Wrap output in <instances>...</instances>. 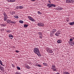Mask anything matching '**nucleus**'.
Returning <instances> with one entry per match:
<instances>
[{
	"instance_id": "bb28decb",
	"label": "nucleus",
	"mask_w": 74,
	"mask_h": 74,
	"mask_svg": "<svg viewBox=\"0 0 74 74\" xmlns=\"http://www.w3.org/2000/svg\"><path fill=\"white\" fill-rule=\"evenodd\" d=\"M16 8L17 10H18V9L19 8V6H17V7H16Z\"/></svg>"
},
{
	"instance_id": "58836bf2",
	"label": "nucleus",
	"mask_w": 74,
	"mask_h": 74,
	"mask_svg": "<svg viewBox=\"0 0 74 74\" xmlns=\"http://www.w3.org/2000/svg\"><path fill=\"white\" fill-rule=\"evenodd\" d=\"M16 52H17V53H18L19 52V51L18 50H16Z\"/></svg>"
},
{
	"instance_id": "79ce46f5",
	"label": "nucleus",
	"mask_w": 74,
	"mask_h": 74,
	"mask_svg": "<svg viewBox=\"0 0 74 74\" xmlns=\"http://www.w3.org/2000/svg\"><path fill=\"white\" fill-rule=\"evenodd\" d=\"M16 74H18L19 73V72H16L15 73Z\"/></svg>"
},
{
	"instance_id": "cd10ccee",
	"label": "nucleus",
	"mask_w": 74,
	"mask_h": 74,
	"mask_svg": "<svg viewBox=\"0 0 74 74\" xmlns=\"http://www.w3.org/2000/svg\"><path fill=\"white\" fill-rule=\"evenodd\" d=\"M38 34L39 35V36H40L42 35V33H41V32H39L38 33Z\"/></svg>"
},
{
	"instance_id": "a19ab883",
	"label": "nucleus",
	"mask_w": 74,
	"mask_h": 74,
	"mask_svg": "<svg viewBox=\"0 0 74 74\" xmlns=\"http://www.w3.org/2000/svg\"><path fill=\"white\" fill-rule=\"evenodd\" d=\"M12 67H14V65L13 64H12Z\"/></svg>"
},
{
	"instance_id": "4c0bfd02",
	"label": "nucleus",
	"mask_w": 74,
	"mask_h": 74,
	"mask_svg": "<svg viewBox=\"0 0 74 74\" xmlns=\"http://www.w3.org/2000/svg\"><path fill=\"white\" fill-rule=\"evenodd\" d=\"M6 24H3V27L5 26H6Z\"/></svg>"
},
{
	"instance_id": "09e8293b",
	"label": "nucleus",
	"mask_w": 74,
	"mask_h": 74,
	"mask_svg": "<svg viewBox=\"0 0 74 74\" xmlns=\"http://www.w3.org/2000/svg\"><path fill=\"white\" fill-rule=\"evenodd\" d=\"M14 18H16V16H14Z\"/></svg>"
},
{
	"instance_id": "c03bdc74",
	"label": "nucleus",
	"mask_w": 74,
	"mask_h": 74,
	"mask_svg": "<svg viewBox=\"0 0 74 74\" xmlns=\"http://www.w3.org/2000/svg\"><path fill=\"white\" fill-rule=\"evenodd\" d=\"M43 64H44V65H45V64H46L45 63H43Z\"/></svg>"
},
{
	"instance_id": "c756f323",
	"label": "nucleus",
	"mask_w": 74,
	"mask_h": 74,
	"mask_svg": "<svg viewBox=\"0 0 74 74\" xmlns=\"http://www.w3.org/2000/svg\"><path fill=\"white\" fill-rule=\"evenodd\" d=\"M2 63V61L1 62H0V64L1 66H4V65H3V63Z\"/></svg>"
},
{
	"instance_id": "f03ea898",
	"label": "nucleus",
	"mask_w": 74,
	"mask_h": 74,
	"mask_svg": "<svg viewBox=\"0 0 74 74\" xmlns=\"http://www.w3.org/2000/svg\"><path fill=\"white\" fill-rule=\"evenodd\" d=\"M51 69L53 70V71H57V69L56 68V66L53 64L52 65Z\"/></svg>"
},
{
	"instance_id": "4be33fe9",
	"label": "nucleus",
	"mask_w": 74,
	"mask_h": 74,
	"mask_svg": "<svg viewBox=\"0 0 74 74\" xmlns=\"http://www.w3.org/2000/svg\"><path fill=\"white\" fill-rule=\"evenodd\" d=\"M53 33H50V37H52L53 36Z\"/></svg>"
},
{
	"instance_id": "0eeeda50",
	"label": "nucleus",
	"mask_w": 74,
	"mask_h": 74,
	"mask_svg": "<svg viewBox=\"0 0 74 74\" xmlns=\"http://www.w3.org/2000/svg\"><path fill=\"white\" fill-rule=\"evenodd\" d=\"M8 2H10V3H13V2H14L15 0H6Z\"/></svg>"
},
{
	"instance_id": "7c9ffc66",
	"label": "nucleus",
	"mask_w": 74,
	"mask_h": 74,
	"mask_svg": "<svg viewBox=\"0 0 74 74\" xmlns=\"http://www.w3.org/2000/svg\"><path fill=\"white\" fill-rule=\"evenodd\" d=\"M73 39H72V38H71L70 39V42H71V41H73Z\"/></svg>"
},
{
	"instance_id": "de8ad7c7",
	"label": "nucleus",
	"mask_w": 74,
	"mask_h": 74,
	"mask_svg": "<svg viewBox=\"0 0 74 74\" xmlns=\"http://www.w3.org/2000/svg\"><path fill=\"white\" fill-rule=\"evenodd\" d=\"M1 70H3V68H2L1 69H0Z\"/></svg>"
},
{
	"instance_id": "b1692460",
	"label": "nucleus",
	"mask_w": 74,
	"mask_h": 74,
	"mask_svg": "<svg viewBox=\"0 0 74 74\" xmlns=\"http://www.w3.org/2000/svg\"><path fill=\"white\" fill-rule=\"evenodd\" d=\"M16 68L17 69H18V70H21V68H20V67H19V66H17L16 67Z\"/></svg>"
},
{
	"instance_id": "5701e85b",
	"label": "nucleus",
	"mask_w": 74,
	"mask_h": 74,
	"mask_svg": "<svg viewBox=\"0 0 74 74\" xmlns=\"http://www.w3.org/2000/svg\"><path fill=\"white\" fill-rule=\"evenodd\" d=\"M52 32L53 33H54V32H56V30L55 29H54L52 30Z\"/></svg>"
},
{
	"instance_id": "7ed1b4c3",
	"label": "nucleus",
	"mask_w": 74,
	"mask_h": 74,
	"mask_svg": "<svg viewBox=\"0 0 74 74\" xmlns=\"http://www.w3.org/2000/svg\"><path fill=\"white\" fill-rule=\"evenodd\" d=\"M47 7H56V5L53 4H49L48 3L47 5Z\"/></svg>"
},
{
	"instance_id": "39448f33",
	"label": "nucleus",
	"mask_w": 74,
	"mask_h": 74,
	"mask_svg": "<svg viewBox=\"0 0 74 74\" xmlns=\"http://www.w3.org/2000/svg\"><path fill=\"white\" fill-rule=\"evenodd\" d=\"M28 18L29 19L30 21H31L33 22H35L36 21V20H35L33 18H32V17L30 16H28Z\"/></svg>"
},
{
	"instance_id": "9b49d317",
	"label": "nucleus",
	"mask_w": 74,
	"mask_h": 74,
	"mask_svg": "<svg viewBox=\"0 0 74 74\" xmlns=\"http://www.w3.org/2000/svg\"><path fill=\"white\" fill-rule=\"evenodd\" d=\"M62 42V41L60 39L58 40L57 41V42L58 44H60V43H61Z\"/></svg>"
},
{
	"instance_id": "a878e982",
	"label": "nucleus",
	"mask_w": 74,
	"mask_h": 74,
	"mask_svg": "<svg viewBox=\"0 0 74 74\" xmlns=\"http://www.w3.org/2000/svg\"><path fill=\"white\" fill-rule=\"evenodd\" d=\"M58 34H60L61 33V32L60 31H58L57 32Z\"/></svg>"
},
{
	"instance_id": "2eb2a0df",
	"label": "nucleus",
	"mask_w": 74,
	"mask_h": 74,
	"mask_svg": "<svg viewBox=\"0 0 74 74\" xmlns=\"http://www.w3.org/2000/svg\"><path fill=\"white\" fill-rule=\"evenodd\" d=\"M69 25H74V22H72L69 23Z\"/></svg>"
},
{
	"instance_id": "dca6fc26",
	"label": "nucleus",
	"mask_w": 74,
	"mask_h": 74,
	"mask_svg": "<svg viewBox=\"0 0 74 74\" xmlns=\"http://www.w3.org/2000/svg\"><path fill=\"white\" fill-rule=\"evenodd\" d=\"M28 26H29L28 25L24 24V27L25 28L27 27Z\"/></svg>"
},
{
	"instance_id": "20e7f679",
	"label": "nucleus",
	"mask_w": 74,
	"mask_h": 74,
	"mask_svg": "<svg viewBox=\"0 0 74 74\" xmlns=\"http://www.w3.org/2000/svg\"><path fill=\"white\" fill-rule=\"evenodd\" d=\"M74 2V0H66V3H73Z\"/></svg>"
},
{
	"instance_id": "37998d69",
	"label": "nucleus",
	"mask_w": 74,
	"mask_h": 74,
	"mask_svg": "<svg viewBox=\"0 0 74 74\" xmlns=\"http://www.w3.org/2000/svg\"><path fill=\"white\" fill-rule=\"evenodd\" d=\"M31 1H34L36 0H30Z\"/></svg>"
},
{
	"instance_id": "393cba45",
	"label": "nucleus",
	"mask_w": 74,
	"mask_h": 74,
	"mask_svg": "<svg viewBox=\"0 0 74 74\" xmlns=\"http://www.w3.org/2000/svg\"><path fill=\"white\" fill-rule=\"evenodd\" d=\"M55 35H56V36H59V34H58L57 32L55 34Z\"/></svg>"
},
{
	"instance_id": "aec40b11",
	"label": "nucleus",
	"mask_w": 74,
	"mask_h": 74,
	"mask_svg": "<svg viewBox=\"0 0 74 74\" xmlns=\"http://www.w3.org/2000/svg\"><path fill=\"white\" fill-rule=\"evenodd\" d=\"M19 23H23V21L22 20L19 21Z\"/></svg>"
},
{
	"instance_id": "a211bd4d",
	"label": "nucleus",
	"mask_w": 74,
	"mask_h": 74,
	"mask_svg": "<svg viewBox=\"0 0 74 74\" xmlns=\"http://www.w3.org/2000/svg\"><path fill=\"white\" fill-rule=\"evenodd\" d=\"M25 67L28 69H30V67H29V66L28 65L25 66Z\"/></svg>"
},
{
	"instance_id": "4468645a",
	"label": "nucleus",
	"mask_w": 74,
	"mask_h": 74,
	"mask_svg": "<svg viewBox=\"0 0 74 74\" xmlns=\"http://www.w3.org/2000/svg\"><path fill=\"white\" fill-rule=\"evenodd\" d=\"M63 74H70V73H69L68 72H66V71H64L63 72Z\"/></svg>"
},
{
	"instance_id": "a18cd8bd",
	"label": "nucleus",
	"mask_w": 74,
	"mask_h": 74,
	"mask_svg": "<svg viewBox=\"0 0 74 74\" xmlns=\"http://www.w3.org/2000/svg\"><path fill=\"white\" fill-rule=\"evenodd\" d=\"M56 74H60V73H59L58 72V73H56Z\"/></svg>"
},
{
	"instance_id": "473e14b6",
	"label": "nucleus",
	"mask_w": 74,
	"mask_h": 74,
	"mask_svg": "<svg viewBox=\"0 0 74 74\" xmlns=\"http://www.w3.org/2000/svg\"><path fill=\"white\" fill-rule=\"evenodd\" d=\"M38 13L39 14H41V12L40 11H38Z\"/></svg>"
},
{
	"instance_id": "f704fd0d",
	"label": "nucleus",
	"mask_w": 74,
	"mask_h": 74,
	"mask_svg": "<svg viewBox=\"0 0 74 74\" xmlns=\"http://www.w3.org/2000/svg\"><path fill=\"white\" fill-rule=\"evenodd\" d=\"M3 68V67L1 66V65H0V69H2Z\"/></svg>"
},
{
	"instance_id": "412c9836",
	"label": "nucleus",
	"mask_w": 74,
	"mask_h": 74,
	"mask_svg": "<svg viewBox=\"0 0 74 74\" xmlns=\"http://www.w3.org/2000/svg\"><path fill=\"white\" fill-rule=\"evenodd\" d=\"M3 14L4 15V16H7V15H6V13H5V12L3 13Z\"/></svg>"
},
{
	"instance_id": "423d86ee",
	"label": "nucleus",
	"mask_w": 74,
	"mask_h": 74,
	"mask_svg": "<svg viewBox=\"0 0 74 74\" xmlns=\"http://www.w3.org/2000/svg\"><path fill=\"white\" fill-rule=\"evenodd\" d=\"M37 25L38 26H44V24L42 23H38Z\"/></svg>"
},
{
	"instance_id": "ddd939ff",
	"label": "nucleus",
	"mask_w": 74,
	"mask_h": 74,
	"mask_svg": "<svg viewBox=\"0 0 74 74\" xmlns=\"http://www.w3.org/2000/svg\"><path fill=\"white\" fill-rule=\"evenodd\" d=\"M63 10V8L62 7H59L57 9V10Z\"/></svg>"
},
{
	"instance_id": "1a4fd4ad",
	"label": "nucleus",
	"mask_w": 74,
	"mask_h": 74,
	"mask_svg": "<svg viewBox=\"0 0 74 74\" xmlns=\"http://www.w3.org/2000/svg\"><path fill=\"white\" fill-rule=\"evenodd\" d=\"M69 44L70 45H71L72 46H73L74 45V42H70L69 43Z\"/></svg>"
},
{
	"instance_id": "f8f14e48",
	"label": "nucleus",
	"mask_w": 74,
	"mask_h": 74,
	"mask_svg": "<svg viewBox=\"0 0 74 74\" xmlns=\"http://www.w3.org/2000/svg\"><path fill=\"white\" fill-rule=\"evenodd\" d=\"M9 37L10 38V39H12L13 37V36L12 34H9ZM11 37H12V38H11Z\"/></svg>"
},
{
	"instance_id": "ea45409f",
	"label": "nucleus",
	"mask_w": 74,
	"mask_h": 74,
	"mask_svg": "<svg viewBox=\"0 0 74 74\" xmlns=\"http://www.w3.org/2000/svg\"><path fill=\"white\" fill-rule=\"evenodd\" d=\"M1 31H4V29H1Z\"/></svg>"
},
{
	"instance_id": "2f4dec72",
	"label": "nucleus",
	"mask_w": 74,
	"mask_h": 74,
	"mask_svg": "<svg viewBox=\"0 0 74 74\" xmlns=\"http://www.w3.org/2000/svg\"><path fill=\"white\" fill-rule=\"evenodd\" d=\"M49 52L50 53H52V52H53V51L51 50H49Z\"/></svg>"
},
{
	"instance_id": "49530a36",
	"label": "nucleus",
	"mask_w": 74,
	"mask_h": 74,
	"mask_svg": "<svg viewBox=\"0 0 74 74\" xmlns=\"http://www.w3.org/2000/svg\"><path fill=\"white\" fill-rule=\"evenodd\" d=\"M49 3H51V1H49Z\"/></svg>"
},
{
	"instance_id": "f3484780",
	"label": "nucleus",
	"mask_w": 74,
	"mask_h": 74,
	"mask_svg": "<svg viewBox=\"0 0 74 74\" xmlns=\"http://www.w3.org/2000/svg\"><path fill=\"white\" fill-rule=\"evenodd\" d=\"M12 23V24H15V23H16V22L15 21H12V23Z\"/></svg>"
},
{
	"instance_id": "f257e3e1",
	"label": "nucleus",
	"mask_w": 74,
	"mask_h": 74,
	"mask_svg": "<svg viewBox=\"0 0 74 74\" xmlns=\"http://www.w3.org/2000/svg\"><path fill=\"white\" fill-rule=\"evenodd\" d=\"M34 52L35 53L37 54L39 56H41V55L40 53V51L39 49L38 48H35L34 49Z\"/></svg>"
},
{
	"instance_id": "3c124183",
	"label": "nucleus",
	"mask_w": 74,
	"mask_h": 74,
	"mask_svg": "<svg viewBox=\"0 0 74 74\" xmlns=\"http://www.w3.org/2000/svg\"><path fill=\"white\" fill-rule=\"evenodd\" d=\"M18 74H21V73H18Z\"/></svg>"
},
{
	"instance_id": "e433bc0d",
	"label": "nucleus",
	"mask_w": 74,
	"mask_h": 74,
	"mask_svg": "<svg viewBox=\"0 0 74 74\" xmlns=\"http://www.w3.org/2000/svg\"><path fill=\"white\" fill-rule=\"evenodd\" d=\"M16 19H18V16H16Z\"/></svg>"
},
{
	"instance_id": "6e6552de",
	"label": "nucleus",
	"mask_w": 74,
	"mask_h": 74,
	"mask_svg": "<svg viewBox=\"0 0 74 74\" xmlns=\"http://www.w3.org/2000/svg\"><path fill=\"white\" fill-rule=\"evenodd\" d=\"M3 18V20H4L5 21H6V20H7V18H8V17H7V16H4Z\"/></svg>"
},
{
	"instance_id": "8fccbe9b",
	"label": "nucleus",
	"mask_w": 74,
	"mask_h": 74,
	"mask_svg": "<svg viewBox=\"0 0 74 74\" xmlns=\"http://www.w3.org/2000/svg\"><path fill=\"white\" fill-rule=\"evenodd\" d=\"M2 62V61H1V60H0V63L1 62Z\"/></svg>"
},
{
	"instance_id": "9d476101",
	"label": "nucleus",
	"mask_w": 74,
	"mask_h": 74,
	"mask_svg": "<svg viewBox=\"0 0 74 74\" xmlns=\"http://www.w3.org/2000/svg\"><path fill=\"white\" fill-rule=\"evenodd\" d=\"M6 22L8 23H12V21L10 20H7Z\"/></svg>"
},
{
	"instance_id": "c85d7f7f",
	"label": "nucleus",
	"mask_w": 74,
	"mask_h": 74,
	"mask_svg": "<svg viewBox=\"0 0 74 74\" xmlns=\"http://www.w3.org/2000/svg\"><path fill=\"white\" fill-rule=\"evenodd\" d=\"M39 37L40 38H42V34L40 35H39Z\"/></svg>"
},
{
	"instance_id": "72a5a7b5",
	"label": "nucleus",
	"mask_w": 74,
	"mask_h": 74,
	"mask_svg": "<svg viewBox=\"0 0 74 74\" xmlns=\"http://www.w3.org/2000/svg\"><path fill=\"white\" fill-rule=\"evenodd\" d=\"M11 32V31L8 30L7 31V33H10Z\"/></svg>"
},
{
	"instance_id": "6ab92c4d",
	"label": "nucleus",
	"mask_w": 74,
	"mask_h": 74,
	"mask_svg": "<svg viewBox=\"0 0 74 74\" xmlns=\"http://www.w3.org/2000/svg\"><path fill=\"white\" fill-rule=\"evenodd\" d=\"M23 7L22 6H19V9H23Z\"/></svg>"
},
{
	"instance_id": "c9c22d12",
	"label": "nucleus",
	"mask_w": 74,
	"mask_h": 74,
	"mask_svg": "<svg viewBox=\"0 0 74 74\" xmlns=\"http://www.w3.org/2000/svg\"><path fill=\"white\" fill-rule=\"evenodd\" d=\"M38 67H41V65L38 64Z\"/></svg>"
}]
</instances>
